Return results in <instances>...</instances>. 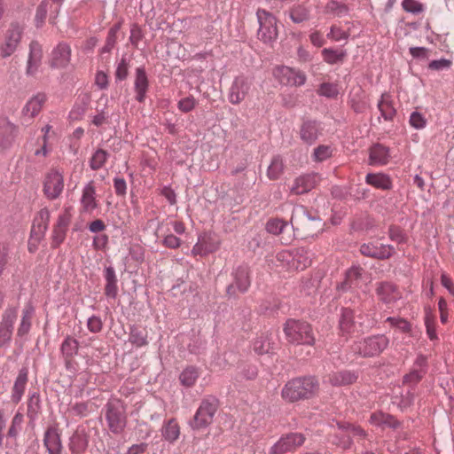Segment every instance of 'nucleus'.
Here are the masks:
<instances>
[{
	"label": "nucleus",
	"instance_id": "obj_1",
	"mask_svg": "<svg viewBox=\"0 0 454 454\" xmlns=\"http://www.w3.org/2000/svg\"><path fill=\"white\" fill-rule=\"evenodd\" d=\"M317 389L318 383L314 378L294 379L285 385L282 389V397L293 403L311 397Z\"/></svg>",
	"mask_w": 454,
	"mask_h": 454
},
{
	"label": "nucleus",
	"instance_id": "obj_2",
	"mask_svg": "<svg viewBox=\"0 0 454 454\" xmlns=\"http://www.w3.org/2000/svg\"><path fill=\"white\" fill-rule=\"evenodd\" d=\"M286 340L297 345H313L315 337L311 325L305 321L288 319L283 327Z\"/></svg>",
	"mask_w": 454,
	"mask_h": 454
},
{
	"label": "nucleus",
	"instance_id": "obj_3",
	"mask_svg": "<svg viewBox=\"0 0 454 454\" xmlns=\"http://www.w3.org/2000/svg\"><path fill=\"white\" fill-rule=\"evenodd\" d=\"M24 27L18 22H12L5 30L0 43V55L7 58L18 49L23 35Z\"/></svg>",
	"mask_w": 454,
	"mask_h": 454
},
{
	"label": "nucleus",
	"instance_id": "obj_4",
	"mask_svg": "<svg viewBox=\"0 0 454 454\" xmlns=\"http://www.w3.org/2000/svg\"><path fill=\"white\" fill-rule=\"evenodd\" d=\"M106 419L108 427L114 434H120L126 426L125 408L119 400H114L106 404Z\"/></svg>",
	"mask_w": 454,
	"mask_h": 454
},
{
	"label": "nucleus",
	"instance_id": "obj_5",
	"mask_svg": "<svg viewBox=\"0 0 454 454\" xmlns=\"http://www.w3.org/2000/svg\"><path fill=\"white\" fill-rule=\"evenodd\" d=\"M387 345L388 340L386 336L376 335L356 342L352 349L363 356H374L380 355Z\"/></svg>",
	"mask_w": 454,
	"mask_h": 454
},
{
	"label": "nucleus",
	"instance_id": "obj_6",
	"mask_svg": "<svg viewBox=\"0 0 454 454\" xmlns=\"http://www.w3.org/2000/svg\"><path fill=\"white\" fill-rule=\"evenodd\" d=\"M260 27L258 37L264 43H270L277 39L278 30L277 27V19L269 12L263 9H258L256 12Z\"/></svg>",
	"mask_w": 454,
	"mask_h": 454
},
{
	"label": "nucleus",
	"instance_id": "obj_7",
	"mask_svg": "<svg viewBox=\"0 0 454 454\" xmlns=\"http://www.w3.org/2000/svg\"><path fill=\"white\" fill-rule=\"evenodd\" d=\"M64 189L63 173L56 168L50 169L44 176L43 192L49 200H55L60 196Z\"/></svg>",
	"mask_w": 454,
	"mask_h": 454
},
{
	"label": "nucleus",
	"instance_id": "obj_8",
	"mask_svg": "<svg viewBox=\"0 0 454 454\" xmlns=\"http://www.w3.org/2000/svg\"><path fill=\"white\" fill-rule=\"evenodd\" d=\"M273 76L283 85L301 86L306 82V74L297 69L286 66L273 68Z\"/></svg>",
	"mask_w": 454,
	"mask_h": 454
},
{
	"label": "nucleus",
	"instance_id": "obj_9",
	"mask_svg": "<svg viewBox=\"0 0 454 454\" xmlns=\"http://www.w3.org/2000/svg\"><path fill=\"white\" fill-rule=\"evenodd\" d=\"M216 410L217 403L215 400H203L194 415L192 427L200 429L207 427L212 423Z\"/></svg>",
	"mask_w": 454,
	"mask_h": 454
},
{
	"label": "nucleus",
	"instance_id": "obj_10",
	"mask_svg": "<svg viewBox=\"0 0 454 454\" xmlns=\"http://www.w3.org/2000/svg\"><path fill=\"white\" fill-rule=\"evenodd\" d=\"M305 437L301 434L292 433L281 437L270 450V454H285L295 450L304 443Z\"/></svg>",
	"mask_w": 454,
	"mask_h": 454
},
{
	"label": "nucleus",
	"instance_id": "obj_11",
	"mask_svg": "<svg viewBox=\"0 0 454 454\" xmlns=\"http://www.w3.org/2000/svg\"><path fill=\"white\" fill-rule=\"evenodd\" d=\"M71 219L72 207H65L53 227L52 245L54 247L59 246L64 241Z\"/></svg>",
	"mask_w": 454,
	"mask_h": 454
},
{
	"label": "nucleus",
	"instance_id": "obj_12",
	"mask_svg": "<svg viewBox=\"0 0 454 454\" xmlns=\"http://www.w3.org/2000/svg\"><path fill=\"white\" fill-rule=\"evenodd\" d=\"M362 254L380 260L388 259L395 254L392 245H384L376 241L363 244L360 247Z\"/></svg>",
	"mask_w": 454,
	"mask_h": 454
},
{
	"label": "nucleus",
	"instance_id": "obj_13",
	"mask_svg": "<svg viewBox=\"0 0 454 454\" xmlns=\"http://www.w3.org/2000/svg\"><path fill=\"white\" fill-rule=\"evenodd\" d=\"M17 308H8L2 315L0 323V348L11 340L13 330V324L17 318Z\"/></svg>",
	"mask_w": 454,
	"mask_h": 454
},
{
	"label": "nucleus",
	"instance_id": "obj_14",
	"mask_svg": "<svg viewBox=\"0 0 454 454\" xmlns=\"http://www.w3.org/2000/svg\"><path fill=\"white\" fill-rule=\"evenodd\" d=\"M71 60V47L65 43H59L52 51L49 65L52 68H66Z\"/></svg>",
	"mask_w": 454,
	"mask_h": 454
},
{
	"label": "nucleus",
	"instance_id": "obj_15",
	"mask_svg": "<svg viewBox=\"0 0 454 454\" xmlns=\"http://www.w3.org/2000/svg\"><path fill=\"white\" fill-rule=\"evenodd\" d=\"M81 212L92 214L98 207L99 200L97 199L96 187L93 181L89 182L82 191L80 199Z\"/></svg>",
	"mask_w": 454,
	"mask_h": 454
},
{
	"label": "nucleus",
	"instance_id": "obj_16",
	"mask_svg": "<svg viewBox=\"0 0 454 454\" xmlns=\"http://www.w3.org/2000/svg\"><path fill=\"white\" fill-rule=\"evenodd\" d=\"M50 217L51 214L47 208H43L38 212L32 225L29 246L32 241L38 242L44 236L48 229Z\"/></svg>",
	"mask_w": 454,
	"mask_h": 454
},
{
	"label": "nucleus",
	"instance_id": "obj_17",
	"mask_svg": "<svg viewBox=\"0 0 454 454\" xmlns=\"http://www.w3.org/2000/svg\"><path fill=\"white\" fill-rule=\"evenodd\" d=\"M252 82L246 77H237L231 88L230 102L231 104H239L249 94L251 90Z\"/></svg>",
	"mask_w": 454,
	"mask_h": 454
},
{
	"label": "nucleus",
	"instance_id": "obj_18",
	"mask_svg": "<svg viewBox=\"0 0 454 454\" xmlns=\"http://www.w3.org/2000/svg\"><path fill=\"white\" fill-rule=\"evenodd\" d=\"M43 56V47L42 45L36 42L32 41L29 44V53L27 62V74H35L42 63Z\"/></svg>",
	"mask_w": 454,
	"mask_h": 454
},
{
	"label": "nucleus",
	"instance_id": "obj_19",
	"mask_svg": "<svg viewBox=\"0 0 454 454\" xmlns=\"http://www.w3.org/2000/svg\"><path fill=\"white\" fill-rule=\"evenodd\" d=\"M389 148L381 145L375 144L369 150V164L372 166H384L389 162Z\"/></svg>",
	"mask_w": 454,
	"mask_h": 454
},
{
	"label": "nucleus",
	"instance_id": "obj_20",
	"mask_svg": "<svg viewBox=\"0 0 454 454\" xmlns=\"http://www.w3.org/2000/svg\"><path fill=\"white\" fill-rule=\"evenodd\" d=\"M43 442L49 454H61L60 434L56 427H48L44 434Z\"/></svg>",
	"mask_w": 454,
	"mask_h": 454
},
{
	"label": "nucleus",
	"instance_id": "obj_21",
	"mask_svg": "<svg viewBox=\"0 0 454 454\" xmlns=\"http://www.w3.org/2000/svg\"><path fill=\"white\" fill-rule=\"evenodd\" d=\"M47 97L44 93H37L28 99L22 109V113L29 119L35 117L43 109Z\"/></svg>",
	"mask_w": 454,
	"mask_h": 454
},
{
	"label": "nucleus",
	"instance_id": "obj_22",
	"mask_svg": "<svg viewBox=\"0 0 454 454\" xmlns=\"http://www.w3.org/2000/svg\"><path fill=\"white\" fill-rule=\"evenodd\" d=\"M317 182L316 174L301 176L294 180L291 191L295 194H303L314 188Z\"/></svg>",
	"mask_w": 454,
	"mask_h": 454
},
{
	"label": "nucleus",
	"instance_id": "obj_23",
	"mask_svg": "<svg viewBox=\"0 0 454 454\" xmlns=\"http://www.w3.org/2000/svg\"><path fill=\"white\" fill-rule=\"evenodd\" d=\"M149 82L145 68L138 67L136 70L134 88L136 91V99L138 102H144L148 90Z\"/></svg>",
	"mask_w": 454,
	"mask_h": 454
},
{
	"label": "nucleus",
	"instance_id": "obj_24",
	"mask_svg": "<svg viewBox=\"0 0 454 454\" xmlns=\"http://www.w3.org/2000/svg\"><path fill=\"white\" fill-rule=\"evenodd\" d=\"M27 375L28 371L27 368L20 370L12 392V401L14 403H18L22 398L27 382Z\"/></svg>",
	"mask_w": 454,
	"mask_h": 454
},
{
	"label": "nucleus",
	"instance_id": "obj_25",
	"mask_svg": "<svg viewBox=\"0 0 454 454\" xmlns=\"http://www.w3.org/2000/svg\"><path fill=\"white\" fill-rule=\"evenodd\" d=\"M378 109L386 121H393L396 115V110L394 107L392 97L388 93H383L381 95L378 103Z\"/></svg>",
	"mask_w": 454,
	"mask_h": 454
},
{
	"label": "nucleus",
	"instance_id": "obj_26",
	"mask_svg": "<svg viewBox=\"0 0 454 454\" xmlns=\"http://www.w3.org/2000/svg\"><path fill=\"white\" fill-rule=\"evenodd\" d=\"M319 134L318 125L315 121H304L300 129V137L307 144L314 143Z\"/></svg>",
	"mask_w": 454,
	"mask_h": 454
},
{
	"label": "nucleus",
	"instance_id": "obj_27",
	"mask_svg": "<svg viewBox=\"0 0 454 454\" xmlns=\"http://www.w3.org/2000/svg\"><path fill=\"white\" fill-rule=\"evenodd\" d=\"M365 182L376 189L389 190L392 187L390 177L383 173H370L365 176Z\"/></svg>",
	"mask_w": 454,
	"mask_h": 454
},
{
	"label": "nucleus",
	"instance_id": "obj_28",
	"mask_svg": "<svg viewBox=\"0 0 454 454\" xmlns=\"http://www.w3.org/2000/svg\"><path fill=\"white\" fill-rule=\"evenodd\" d=\"M357 376L348 371L333 372L327 376V380L333 386H345L354 383Z\"/></svg>",
	"mask_w": 454,
	"mask_h": 454
},
{
	"label": "nucleus",
	"instance_id": "obj_29",
	"mask_svg": "<svg viewBox=\"0 0 454 454\" xmlns=\"http://www.w3.org/2000/svg\"><path fill=\"white\" fill-rule=\"evenodd\" d=\"M377 294L381 301L389 303L400 298V293L390 283H382L377 288Z\"/></svg>",
	"mask_w": 454,
	"mask_h": 454
},
{
	"label": "nucleus",
	"instance_id": "obj_30",
	"mask_svg": "<svg viewBox=\"0 0 454 454\" xmlns=\"http://www.w3.org/2000/svg\"><path fill=\"white\" fill-rule=\"evenodd\" d=\"M353 319V311L348 309H343L340 320V330L342 334H348L356 330V325Z\"/></svg>",
	"mask_w": 454,
	"mask_h": 454
},
{
	"label": "nucleus",
	"instance_id": "obj_31",
	"mask_svg": "<svg viewBox=\"0 0 454 454\" xmlns=\"http://www.w3.org/2000/svg\"><path fill=\"white\" fill-rule=\"evenodd\" d=\"M33 315L34 308L31 305H27L22 310V317L18 328V335L22 336L29 332Z\"/></svg>",
	"mask_w": 454,
	"mask_h": 454
},
{
	"label": "nucleus",
	"instance_id": "obj_32",
	"mask_svg": "<svg viewBox=\"0 0 454 454\" xmlns=\"http://www.w3.org/2000/svg\"><path fill=\"white\" fill-rule=\"evenodd\" d=\"M370 422L376 426L395 427L397 421L394 417L383 412H374L371 415Z\"/></svg>",
	"mask_w": 454,
	"mask_h": 454
},
{
	"label": "nucleus",
	"instance_id": "obj_33",
	"mask_svg": "<svg viewBox=\"0 0 454 454\" xmlns=\"http://www.w3.org/2000/svg\"><path fill=\"white\" fill-rule=\"evenodd\" d=\"M220 247V242L214 243L213 247H207V241L205 238H201L193 246L192 253L194 255H206L216 251Z\"/></svg>",
	"mask_w": 454,
	"mask_h": 454
},
{
	"label": "nucleus",
	"instance_id": "obj_34",
	"mask_svg": "<svg viewBox=\"0 0 454 454\" xmlns=\"http://www.w3.org/2000/svg\"><path fill=\"white\" fill-rule=\"evenodd\" d=\"M284 171V162L280 156H274L267 170V176L270 180H277Z\"/></svg>",
	"mask_w": 454,
	"mask_h": 454
},
{
	"label": "nucleus",
	"instance_id": "obj_35",
	"mask_svg": "<svg viewBox=\"0 0 454 454\" xmlns=\"http://www.w3.org/2000/svg\"><path fill=\"white\" fill-rule=\"evenodd\" d=\"M199 376H200V372H199L198 369L193 366H189V367H186L182 372V373L179 376V380H180L182 385H184L187 387H192L196 383Z\"/></svg>",
	"mask_w": 454,
	"mask_h": 454
},
{
	"label": "nucleus",
	"instance_id": "obj_36",
	"mask_svg": "<svg viewBox=\"0 0 454 454\" xmlns=\"http://www.w3.org/2000/svg\"><path fill=\"white\" fill-rule=\"evenodd\" d=\"M42 132L43 134V143L41 148L35 151V155L45 157L51 150L48 144L50 139L55 137V131L51 125H46L42 129Z\"/></svg>",
	"mask_w": 454,
	"mask_h": 454
},
{
	"label": "nucleus",
	"instance_id": "obj_37",
	"mask_svg": "<svg viewBox=\"0 0 454 454\" xmlns=\"http://www.w3.org/2000/svg\"><path fill=\"white\" fill-rule=\"evenodd\" d=\"M364 270L361 267H352L346 273V282L349 287H359Z\"/></svg>",
	"mask_w": 454,
	"mask_h": 454
},
{
	"label": "nucleus",
	"instance_id": "obj_38",
	"mask_svg": "<svg viewBox=\"0 0 454 454\" xmlns=\"http://www.w3.org/2000/svg\"><path fill=\"white\" fill-rule=\"evenodd\" d=\"M180 434V428L175 419L168 420L163 427L162 435L169 442H175Z\"/></svg>",
	"mask_w": 454,
	"mask_h": 454
},
{
	"label": "nucleus",
	"instance_id": "obj_39",
	"mask_svg": "<svg viewBox=\"0 0 454 454\" xmlns=\"http://www.w3.org/2000/svg\"><path fill=\"white\" fill-rule=\"evenodd\" d=\"M235 286L240 292H246L250 286L248 271L246 268H239L235 272Z\"/></svg>",
	"mask_w": 454,
	"mask_h": 454
},
{
	"label": "nucleus",
	"instance_id": "obj_40",
	"mask_svg": "<svg viewBox=\"0 0 454 454\" xmlns=\"http://www.w3.org/2000/svg\"><path fill=\"white\" fill-rule=\"evenodd\" d=\"M389 239L395 242L397 245L405 244L408 241V235L399 226L390 225L388 228Z\"/></svg>",
	"mask_w": 454,
	"mask_h": 454
},
{
	"label": "nucleus",
	"instance_id": "obj_41",
	"mask_svg": "<svg viewBox=\"0 0 454 454\" xmlns=\"http://www.w3.org/2000/svg\"><path fill=\"white\" fill-rule=\"evenodd\" d=\"M309 10L302 6L297 5L289 11V17L294 23H301L309 19Z\"/></svg>",
	"mask_w": 454,
	"mask_h": 454
},
{
	"label": "nucleus",
	"instance_id": "obj_42",
	"mask_svg": "<svg viewBox=\"0 0 454 454\" xmlns=\"http://www.w3.org/2000/svg\"><path fill=\"white\" fill-rule=\"evenodd\" d=\"M107 157H108V153L105 150H102V149L97 150L93 153V155L90 159V168L93 170H98V169L101 168L104 166V164L106 163Z\"/></svg>",
	"mask_w": 454,
	"mask_h": 454
},
{
	"label": "nucleus",
	"instance_id": "obj_43",
	"mask_svg": "<svg viewBox=\"0 0 454 454\" xmlns=\"http://www.w3.org/2000/svg\"><path fill=\"white\" fill-rule=\"evenodd\" d=\"M286 227L287 223L280 219H270L266 224L267 231L273 235L281 234Z\"/></svg>",
	"mask_w": 454,
	"mask_h": 454
},
{
	"label": "nucleus",
	"instance_id": "obj_44",
	"mask_svg": "<svg viewBox=\"0 0 454 454\" xmlns=\"http://www.w3.org/2000/svg\"><path fill=\"white\" fill-rule=\"evenodd\" d=\"M322 55L324 58V60L328 64H336L338 62H341L344 58V52H339L337 51H334L333 49H324L322 51Z\"/></svg>",
	"mask_w": 454,
	"mask_h": 454
},
{
	"label": "nucleus",
	"instance_id": "obj_45",
	"mask_svg": "<svg viewBox=\"0 0 454 454\" xmlns=\"http://www.w3.org/2000/svg\"><path fill=\"white\" fill-rule=\"evenodd\" d=\"M270 342L267 335H261L254 341V350L259 354H265L270 350Z\"/></svg>",
	"mask_w": 454,
	"mask_h": 454
},
{
	"label": "nucleus",
	"instance_id": "obj_46",
	"mask_svg": "<svg viewBox=\"0 0 454 454\" xmlns=\"http://www.w3.org/2000/svg\"><path fill=\"white\" fill-rule=\"evenodd\" d=\"M333 152L330 145H321L314 149L313 159L316 161H324L333 155Z\"/></svg>",
	"mask_w": 454,
	"mask_h": 454
},
{
	"label": "nucleus",
	"instance_id": "obj_47",
	"mask_svg": "<svg viewBox=\"0 0 454 454\" xmlns=\"http://www.w3.org/2000/svg\"><path fill=\"white\" fill-rule=\"evenodd\" d=\"M409 123L416 129H422L427 126V121L421 113L414 111L410 115Z\"/></svg>",
	"mask_w": 454,
	"mask_h": 454
},
{
	"label": "nucleus",
	"instance_id": "obj_48",
	"mask_svg": "<svg viewBox=\"0 0 454 454\" xmlns=\"http://www.w3.org/2000/svg\"><path fill=\"white\" fill-rule=\"evenodd\" d=\"M50 4L49 0H43L41 4L38 5L36 9L35 13V22L36 26L40 27L43 25L46 19L47 12H48V6Z\"/></svg>",
	"mask_w": 454,
	"mask_h": 454
},
{
	"label": "nucleus",
	"instance_id": "obj_49",
	"mask_svg": "<svg viewBox=\"0 0 454 454\" xmlns=\"http://www.w3.org/2000/svg\"><path fill=\"white\" fill-rule=\"evenodd\" d=\"M129 340L137 347H142L147 344L146 333L144 331L134 329L129 335Z\"/></svg>",
	"mask_w": 454,
	"mask_h": 454
},
{
	"label": "nucleus",
	"instance_id": "obj_50",
	"mask_svg": "<svg viewBox=\"0 0 454 454\" xmlns=\"http://www.w3.org/2000/svg\"><path fill=\"white\" fill-rule=\"evenodd\" d=\"M402 6L404 11L413 14H418L424 11L423 4L416 0H403Z\"/></svg>",
	"mask_w": 454,
	"mask_h": 454
},
{
	"label": "nucleus",
	"instance_id": "obj_51",
	"mask_svg": "<svg viewBox=\"0 0 454 454\" xmlns=\"http://www.w3.org/2000/svg\"><path fill=\"white\" fill-rule=\"evenodd\" d=\"M318 93L328 98L336 97L338 95L337 85L328 82L322 83L318 89Z\"/></svg>",
	"mask_w": 454,
	"mask_h": 454
},
{
	"label": "nucleus",
	"instance_id": "obj_52",
	"mask_svg": "<svg viewBox=\"0 0 454 454\" xmlns=\"http://www.w3.org/2000/svg\"><path fill=\"white\" fill-rule=\"evenodd\" d=\"M197 104V101L193 97H186L184 98H182L178 102V109L184 113H188L192 111Z\"/></svg>",
	"mask_w": 454,
	"mask_h": 454
},
{
	"label": "nucleus",
	"instance_id": "obj_53",
	"mask_svg": "<svg viewBox=\"0 0 454 454\" xmlns=\"http://www.w3.org/2000/svg\"><path fill=\"white\" fill-rule=\"evenodd\" d=\"M387 322H389L392 326L398 328L403 333L409 332L411 329L409 322L402 318L387 317Z\"/></svg>",
	"mask_w": 454,
	"mask_h": 454
},
{
	"label": "nucleus",
	"instance_id": "obj_54",
	"mask_svg": "<svg viewBox=\"0 0 454 454\" xmlns=\"http://www.w3.org/2000/svg\"><path fill=\"white\" fill-rule=\"evenodd\" d=\"M425 325L427 328V333L430 340H434L437 339L435 333V322L433 316H427L425 318Z\"/></svg>",
	"mask_w": 454,
	"mask_h": 454
},
{
	"label": "nucleus",
	"instance_id": "obj_55",
	"mask_svg": "<svg viewBox=\"0 0 454 454\" xmlns=\"http://www.w3.org/2000/svg\"><path fill=\"white\" fill-rule=\"evenodd\" d=\"M421 370H413L403 377V382L407 384H417L423 377Z\"/></svg>",
	"mask_w": 454,
	"mask_h": 454
},
{
	"label": "nucleus",
	"instance_id": "obj_56",
	"mask_svg": "<svg viewBox=\"0 0 454 454\" xmlns=\"http://www.w3.org/2000/svg\"><path fill=\"white\" fill-rule=\"evenodd\" d=\"M348 36V33L340 28L337 26H333L331 27L330 32L327 35V37L334 40V41H340L342 39H347Z\"/></svg>",
	"mask_w": 454,
	"mask_h": 454
},
{
	"label": "nucleus",
	"instance_id": "obj_57",
	"mask_svg": "<svg viewBox=\"0 0 454 454\" xmlns=\"http://www.w3.org/2000/svg\"><path fill=\"white\" fill-rule=\"evenodd\" d=\"M340 428H342L343 430L347 431L348 433V436H350V435L365 436L364 430L357 426H354V425L347 423V424L340 425Z\"/></svg>",
	"mask_w": 454,
	"mask_h": 454
},
{
	"label": "nucleus",
	"instance_id": "obj_58",
	"mask_svg": "<svg viewBox=\"0 0 454 454\" xmlns=\"http://www.w3.org/2000/svg\"><path fill=\"white\" fill-rule=\"evenodd\" d=\"M114 187L115 193L119 196H124L127 191V184L124 178L115 177L114 179Z\"/></svg>",
	"mask_w": 454,
	"mask_h": 454
},
{
	"label": "nucleus",
	"instance_id": "obj_59",
	"mask_svg": "<svg viewBox=\"0 0 454 454\" xmlns=\"http://www.w3.org/2000/svg\"><path fill=\"white\" fill-rule=\"evenodd\" d=\"M163 245L168 248H177L181 245V240L173 234H168L164 237Z\"/></svg>",
	"mask_w": 454,
	"mask_h": 454
},
{
	"label": "nucleus",
	"instance_id": "obj_60",
	"mask_svg": "<svg viewBox=\"0 0 454 454\" xmlns=\"http://www.w3.org/2000/svg\"><path fill=\"white\" fill-rule=\"evenodd\" d=\"M128 70H129L128 64H127L126 60L124 59H122L120 61V63L118 64V67H117V69L115 72L116 78L121 81L126 79L128 76Z\"/></svg>",
	"mask_w": 454,
	"mask_h": 454
},
{
	"label": "nucleus",
	"instance_id": "obj_61",
	"mask_svg": "<svg viewBox=\"0 0 454 454\" xmlns=\"http://www.w3.org/2000/svg\"><path fill=\"white\" fill-rule=\"evenodd\" d=\"M22 422H23L22 414L17 413L12 419V426L8 432L10 436H15L17 434V433H18L17 427H20V425L22 424Z\"/></svg>",
	"mask_w": 454,
	"mask_h": 454
},
{
	"label": "nucleus",
	"instance_id": "obj_62",
	"mask_svg": "<svg viewBox=\"0 0 454 454\" xmlns=\"http://www.w3.org/2000/svg\"><path fill=\"white\" fill-rule=\"evenodd\" d=\"M88 329L92 333H98L102 329V321L98 317H91L87 323Z\"/></svg>",
	"mask_w": 454,
	"mask_h": 454
},
{
	"label": "nucleus",
	"instance_id": "obj_63",
	"mask_svg": "<svg viewBox=\"0 0 454 454\" xmlns=\"http://www.w3.org/2000/svg\"><path fill=\"white\" fill-rule=\"evenodd\" d=\"M309 40L314 46L321 47L325 43L323 35L317 31H313L309 35Z\"/></svg>",
	"mask_w": 454,
	"mask_h": 454
},
{
	"label": "nucleus",
	"instance_id": "obj_64",
	"mask_svg": "<svg viewBox=\"0 0 454 454\" xmlns=\"http://www.w3.org/2000/svg\"><path fill=\"white\" fill-rule=\"evenodd\" d=\"M451 65V62L448 59H439V60H433L429 64V68L433 70H442L444 68H449Z\"/></svg>",
	"mask_w": 454,
	"mask_h": 454
}]
</instances>
